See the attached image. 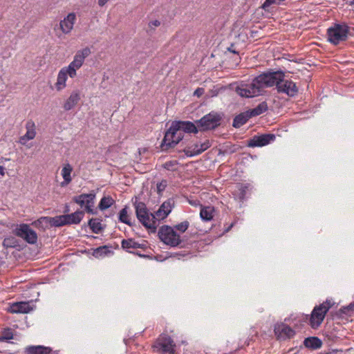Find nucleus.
<instances>
[{"label": "nucleus", "instance_id": "obj_6", "mask_svg": "<svg viewBox=\"0 0 354 354\" xmlns=\"http://www.w3.org/2000/svg\"><path fill=\"white\" fill-rule=\"evenodd\" d=\"M176 345L168 335L162 333L155 341L153 348L161 354H175Z\"/></svg>", "mask_w": 354, "mask_h": 354}, {"label": "nucleus", "instance_id": "obj_44", "mask_svg": "<svg viewBox=\"0 0 354 354\" xmlns=\"http://www.w3.org/2000/svg\"><path fill=\"white\" fill-rule=\"evenodd\" d=\"M167 186V181L165 179L162 180L161 182L157 184V192L160 194L162 192Z\"/></svg>", "mask_w": 354, "mask_h": 354}, {"label": "nucleus", "instance_id": "obj_28", "mask_svg": "<svg viewBox=\"0 0 354 354\" xmlns=\"http://www.w3.org/2000/svg\"><path fill=\"white\" fill-rule=\"evenodd\" d=\"M31 225L35 227L45 231L46 229H50L48 225V216H41L39 218L34 221Z\"/></svg>", "mask_w": 354, "mask_h": 354}, {"label": "nucleus", "instance_id": "obj_3", "mask_svg": "<svg viewBox=\"0 0 354 354\" xmlns=\"http://www.w3.org/2000/svg\"><path fill=\"white\" fill-rule=\"evenodd\" d=\"M334 305L335 302L330 299H326V301L319 306H316L310 315L309 320L310 326L314 329L319 328L323 322L327 312Z\"/></svg>", "mask_w": 354, "mask_h": 354}, {"label": "nucleus", "instance_id": "obj_49", "mask_svg": "<svg viewBox=\"0 0 354 354\" xmlns=\"http://www.w3.org/2000/svg\"><path fill=\"white\" fill-rule=\"evenodd\" d=\"M160 25V21H158V20H153V21H151L149 23V27H152V26H156V27H158Z\"/></svg>", "mask_w": 354, "mask_h": 354}, {"label": "nucleus", "instance_id": "obj_19", "mask_svg": "<svg viewBox=\"0 0 354 354\" xmlns=\"http://www.w3.org/2000/svg\"><path fill=\"white\" fill-rule=\"evenodd\" d=\"M2 244L5 248H10L18 250H22L24 248V245L21 244V241L12 236L5 238Z\"/></svg>", "mask_w": 354, "mask_h": 354}, {"label": "nucleus", "instance_id": "obj_39", "mask_svg": "<svg viewBox=\"0 0 354 354\" xmlns=\"http://www.w3.org/2000/svg\"><path fill=\"white\" fill-rule=\"evenodd\" d=\"M12 339H14V334L12 333V328H3L0 335V342H8Z\"/></svg>", "mask_w": 354, "mask_h": 354}, {"label": "nucleus", "instance_id": "obj_38", "mask_svg": "<svg viewBox=\"0 0 354 354\" xmlns=\"http://www.w3.org/2000/svg\"><path fill=\"white\" fill-rule=\"evenodd\" d=\"M128 206L125 205L118 214V220L120 222L125 223L129 226H133L134 225L129 218H128Z\"/></svg>", "mask_w": 354, "mask_h": 354}, {"label": "nucleus", "instance_id": "obj_23", "mask_svg": "<svg viewBox=\"0 0 354 354\" xmlns=\"http://www.w3.org/2000/svg\"><path fill=\"white\" fill-rule=\"evenodd\" d=\"M53 349L44 346H30L26 348V354H50Z\"/></svg>", "mask_w": 354, "mask_h": 354}, {"label": "nucleus", "instance_id": "obj_2", "mask_svg": "<svg viewBox=\"0 0 354 354\" xmlns=\"http://www.w3.org/2000/svg\"><path fill=\"white\" fill-rule=\"evenodd\" d=\"M158 236L159 239L165 245L170 247L183 248V239L180 234L170 225H162L158 230Z\"/></svg>", "mask_w": 354, "mask_h": 354}, {"label": "nucleus", "instance_id": "obj_48", "mask_svg": "<svg viewBox=\"0 0 354 354\" xmlns=\"http://www.w3.org/2000/svg\"><path fill=\"white\" fill-rule=\"evenodd\" d=\"M205 93V89L203 88H198L195 90L194 95L197 97H201Z\"/></svg>", "mask_w": 354, "mask_h": 354}, {"label": "nucleus", "instance_id": "obj_18", "mask_svg": "<svg viewBox=\"0 0 354 354\" xmlns=\"http://www.w3.org/2000/svg\"><path fill=\"white\" fill-rule=\"evenodd\" d=\"M80 100V93L78 90L73 91L65 102L63 108L65 111H70L75 107Z\"/></svg>", "mask_w": 354, "mask_h": 354}, {"label": "nucleus", "instance_id": "obj_4", "mask_svg": "<svg viewBox=\"0 0 354 354\" xmlns=\"http://www.w3.org/2000/svg\"><path fill=\"white\" fill-rule=\"evenodd\" d=\"M12 234L22 239L25 242L30 245H35L38 240L37 232L32 230L30 225L26 223L17 224L12 230Z\"/></svg>", "mask_w": 354, "mask_h": 354}, {"label": "nucleus", "instance_id": "obj_15", "mask_svg": "<svg viewBox=\"0 0 354 354\" xmlns=\"http://www.w3.org/2000/svg\"><path fill=\"white\" fill-rule=\"evenodd\" d=\"M278 91L286 93L290 96H294L297 93V88L295 84L291 81L282 80L278 84Z\"/></svg>", "mask_w": 354, "mask_h": 354}, {"label": "nucleus", "instance_id": "obj_46", "mask_svg": "<svg viewBox=\"0 0 354 354\" xmlns=\"http://www.w3.org/2000/svg\"><path fill=\"white\" fill-rule=\"evenodd\" d=\"M176 165H178V162L176 160H170L163 164L162 167L167 170H174L172 167Z\"/></svg>", "mask_w": 354, "mask_h": 354}, {"label": "nucleus", "instance_id": "obj_43", "mask_svg": "<svg viewBox=\"0 0 354 354\" xmlns=\"http://www.w3.org/2000/svg\"><path fill=\"white\" fill-rule=\"evenodd\" d=\"M76 68L75 67L68 65L67 68H64V72L66 73V75H68L71 77H74L76 75Z\"/></svg>", "mask_w": 354, "mask_h": 354}, {"label": "nucleus", "instance_id": "obj_54", "mask_svg": "<svg viewBox=\"0 0 354 354\" xmlns=\"http://www.w3.org/2000/svg\"><path fill=\"white\" fill-rule=\"evenodd\" d=\"M133 254H136V255H138L142 258H148L149 257V255H146V254H142V253L139 252H132Z\"/></svg>", "mask_w": 354, "mask_h": 354}, {"label": "nucleus", "instance_id": "obj_26", "mask_svg": "<svg viewBox=\"0 0 354 354\" xmlns=\"http://www.w3.org/2000/svg\"><path fill=\"white\" fill-rule=\"evenodd\" d=\"M215 211L212 206L201 207L200 216L203 221H209L213 218V212Z\"/></svg>", "mask_w": 354, "mask_h": 354}, {"label": "nucleus", "instance_id": "obj_1", "mask_svg": "<svg viewBox=\"0 0 354 354\" xmlns=\"http://www.w3.org/2000/svg\"><path fill=\"white\" fill-rule=\"evenodd\" d=\"M223 116V113L212 111L196 120V124H198L201 132L215 130L221 126Z\"/></svg>", "mask_w": 354, "mask_h": 354}, {"label": "nucleus", "instance_id": "obj_17", "mask_svg": "<svg viewBox=\"0 0 354 354\" xmlns=\"http://www.w3.org/2000/svg\"><path fill=\"white\" fill-rule=\"evenodd\" d=\"M76 16L74 13H69L59 23L60 28L64 33H68L73 29Z\"/></svg>", "mask_w": 354, "mask_h": 354}, {"label": "nucleus", "instance_id": "obj_22", "mask_svg": "<svg viewBox=\"0 0 354 354\" xmlns=\"http://www.w3.org/2000/svg\"><path fill=\"white\" fill-rule=\"evenodd\" d=\"M102 218H91L88 220L87 225L90 227L91 231L95 234H99L103 231L106 225L101 223Z\"/></svg>", "mask_w": 354, "mask_h": 354}, {"label": "nucleus", "instance_id": "obj_45", "mask_svg": "<svg viewBox=\"0 0 354 354\" xmlns=\"http://www.w3.org/2000/svg\"><path fill=\"white\" fill-rule=\"evenodd\" d=\"M77 54L80 55V57L84 60L91 54V50L88 47H86L82 50L77 51Z\"/></svg>", "mask_w": 354, "mask_h": 354}, {"label": "nucleus", "instance_id": "obj_8", "mask_svg": "<svg viewBox=\"0 0 354 354\" xmlns=\"http://www.w3.org/2000/svg\"><path fill=\"white\" fill-rule=\"evenodd\" d=\"M134 207L136 209V215L140 223L146 229H152L154 231V225H150L149 221L152 213L149 212L146 206V204L143 202H136L134 203Z\"/></svg>", "mask_w": 354, "mask_h": 354}, {"label": "nucleus", "instance_id": "obj_50", "mask_svg": "<svg viewBox=\"0 0 354 354\" xmlns=\"http://www.w3.org/2000/svg\"><path fill=\"white\" fill-rule=\"evenodd\" d=\"M234 44H231L230 46L227 48V50L229 52H231L234 54H239V53L234 48Z\"/></svg>", "mask_w": 354, "mask_h": 354}, {"label": "nucleus", "instance_id": "obj_53", "mask_svg": "<svg viewBox=\"0 0 354 354\" xmlns=\"http://www.w3.org/2000/svg\"><path fill=\"white\" fill-rule=\"evenodd\" d=\"M257 28V26H254V28L251 30V33H252V36L253 37H257L258 36V31L256 30V28Z\"/></svg>", "mask_w": 354, "mask_h": 354}, {"label": "nucleus", "instance_id": "obj_5", "mask_svg": "<svg viewBox=\"0 0 354 354\" xmlns=\"http://www.w3.org/2000/svg\"><path fill=\"white\" fill-rule=\"evenodd\" d=\"M199 131V127L196 124V121L193 122L187 120H174L171 122V126L167 129V134L172 133L174 136L178 131L196 134Z\"/></svg>", "mask_w": 354, "mask_h": 354}, {"label": "nucleus", "instance_id": "obj_29", "mask_svg": "<svg viewBox=\"0 0 354 354\" xmlns=\"http://www.w3.org/2000/svg\"><path fill=\"white\" fill-rule=\"evenodd\" d=\"M73 171V167L69 163L66 164L62 170V176L64 178V183H62V185L64 186L65 185L69 184L72 178L71 176V174Z\"/></svg>", "mask_w": 354, "mask_h": 354}, {"label": "nucleus", "instance_id": "obj_12", "mask_svg": "<svg viewBox=\"0 0 354 354\" xmlns=\"http://www.w3.org/2000/svg\"><path fill=\"white\" fill-rule=\"evenodd\" d=\"M84 214V211L78 209L71 214H62L64 226L80 223Z\"/></svg>", "mask_w": 354, "mask_h": 354}, {"label": "nucleus", "instance_id": "obj_60", "mask_svg": "<svg viewBox=\"0 0 354 354\" xmlns=\"http://www.w3.org/2000/svg\"><path fill=\"white\" fill-rule=\"evenodd\" d=\"M138 248H140V249H142V250H145L147 248V245H146L145 244H144V243H142V244H141V243H139V247H138Z\"/></svg>", "mask_w": 354, "mask_h": 354}, {"label": "nucleus", "instance_id": "obj_30", "mask_svg": "<svg viewBox=\"0 0 354 354\" xmlns=\"http://www.w3.org/2000/svg\"><path fill=\"white\" fill-rule=\"evenodd\" d=\"M115 203V201L111 196H103L97 206V208L104 211L111 207Z\"/></svg>", "mask_w": 354, "mask_h": 354}, {"label": "nucleus", "instance_id": "obj_10", "mask_svg": "<svg viewBox=\"0 0 354 354\" xmlns=\"http://www.w3.org/2000/svg\"><path fill=\"white\" fill-rule=\"evenodd\" d=\"M347 32L348 30L346 26L336 24L328 30V39L330 43L337 44L346 39Z\"/></svg>", "mask_w": 354, "mask_h": 354}, {"label": "nucleus", "instance_id": "obj_52", "mask_svg": "<svg viewBox=\"0 0 354 354\" xmlns=\"http://www.w3.org/2000/svg\"><path fill=\"white\" fill-rule=\"evenodd\" d=\"M254 14L259 17V16H263V11L260 8H257Z\"/></svg>", "mask_w": 354, "mask_h": 354}, {"label": "nucleus", "instance_id": "obj_31", "mask_svg": "<svg viewBox=\"0 0 354 354\" xmlns=\"http://www.w3.org/2000/svg\"><path fill=\"white\" fill-rule=\"evenodd\" d=\"M306 347L313 349H317L322 346V341L317 337H308L304 340Z\"/></svg>", "mask_w": 354, "mask_h": 354}, {"label": "nucleus", "instance_id": "obj_35", "mask_svg": "<svg viewBox=\"0 0 354 354\" xmlns=\"http://www.w3.org/2000/svg\"><path fill=\"white\" fill-rule=\"evenodd\" d=\"M66 80V73L64 72V68H63L58 73L57 80L55 84L57 91H60L65 87Z\"/></svg>", "mask_w": 354, "mask_h": 354}, {"label": "nucleus", "instance_id": "obj_57", "mask_svg": "<svg viewBox=\"0 0 354 354\" xmlns=\"http://www.w3.org/2000/svg\"><path fill=\"white\" fill-rule=\"evenodd\" d=\"M198 146H199V145L198 143H196L194 145L190 146V147H187L186 148L189 150L192 147H194V150H196L197 149H199Z\"/></svg>", "mask_w": 354, "mask_h": 354}, {"label": "nucleus", "instance_id": "obj_13", "mask_svg": "<svg viewBox=\"0 0 354 354\" xmlns=\"http://www.w3.org/2000/svg\"><path fill=\"white\" fill-rule=\"evenodd\" d=\"M274 333L278 339H286L292 337L295 333L288 326L284 324H277L274 327Z\"/></svg>", "mask_w": 354, "mask_h": 354}, {"label": "nucleus", "instance_id": "obj_59", "mask_svg": "<svg viewBox=\"0 0 354 354\" xmlns=\"http://www.w3.org/2000/svg\"><path fill=\"white\" fill-rule=\"evenodd\" d=\"M233 225H234V223H232V224H231L228 227H227V228L224 230V232H223V234H225V233L228 232L232 229V227H233Z\"/></svg>", "mask_w": 354, "mask_h": 354}, {"label": "nucleus", "instance_id": "obj_51", "mask_svg": "<svg viewBox=\"0 0 354 354\" xmlns=\"http://www.w3.org/2000/svg\"><path fill=\"white\" fill-rule=\"evenodd\" d=\"M275 138V136L274 134H267V144H268L270 141L274 140Z\"/></svg>", "mask_w": 354, "mask_h": 354}, {"label": "nucleus", "instance_id": "obj_11", "mask_svg": "<svg viewBox=\"0 0 354 354\" xmlns=\"http://www.w3.org/2000/svg\"><path fill=\"white\" fill-rule=\"evenodd\" d=\"M248 84L254 97L263 95L266 92V72H263L255 77L252 82Z\"/></svg>", "mask_w": 354, "mask_h": 354}, {"label": "nucleus", "instance_id": "obj_27", "mask_svg": "<svg viewBox=\"0 0 354 354\" xmlns=\"http://www.w3.org/2000/svg\"><path fill=\"white\" fill-rule=\"evenodd\" d=\"M248 120L249 118H248L245 111L242 112L234 117L232 122V127L236 129L240 128L241 126L245 124Z\"/></svg>", "mask_w": 354, "mask_h": 354}, {"label": "nucleus", "instance_id": "obj_55", "mask_svg": "<svg viewBox=\"0 0 354 354\" xmlns=\"http://www.w3.org/2000/svg\"><path fill=\"white\" fill-rule=\"evenodd\" d=\"M69 212H70L69 205L68 204H66L65 207L64 208V210H63V213H64V214H68Z\"/></svg>", "mask_w": 354, "mask_h": 354}, {"label": "nucleus", "instance_id": "obj_32", "mask_svg": "<svg viewBox=\"0 0 354 354\" xmlns=\"http://www.w3.org/2000/svg\"><path fill=\"white\" fill-rule=\"evenodd\" d=\"M263 111H266V102H262L256 108L249 109L246 111L245 113L248 118L250 119L252 117L261 114Z\"/></svg>", "mask_w": 354, "mask_h": 354}, {"label": "nucleus", "instance_id": "obj_42", "mask_svg": "<svg viewBox=\"0 0 354 354\" xmlns=\"http://www.w3.org/2000/svg\"><path fill=\"white\" fill-rule=\"evenodd\" d=\"M84 61V60L80 57V55L76 53L73 61L71 62L70 65L79 69L82 66Z\"/></svg>", "mask_w": 354, "mask_h": 354}, {"label": "nucleus", "instance_id": "obj_61", "mask_svg": "<svg viewBox=\"0 0 354 354\" xmlns=\"http://www.w3.org/2000/svg\"><path fill=\"white\" fill-rule=\"evenodd\" d=\"M4 167L3 166H0V175L4 176Z\"/></svg>", "mask_w": 354, "mask_h": 354}, {"label": "nucleus", "instance_id": "obj_56", "mask_svg": "<svg viewBox=\"0 0 354 354\" xmlns=\"http://www.w3.org/2000/svg\"><path fill=\"white\" fill-rule=\"evenodd\" d=\"M109 0H98V4L100 6H104Z\"/></svg>", "mask_w": 354, "mask_h": 354}, {"label": "nucleus", "instance_id": "obj_63", "mask_svg": "<svg viewBox=\"0 0 354 354\" xmlns=\"http://www.w3.org/2000/svg\"><path fill=\"white\" fill-rule=\"evenodd\" d=\"M348 308L349 310H354V303H353V304H350V305L348 306Z\"/></svg>", "mask_w": 354, "mask_h": 354}, {"label": "nucleus", "instance_id": "obj_62", "mask_svg": "<svg viewBox=\"0 0 354 354\" xmlns=\"http://www.w3.org/2000/svg\"><path fill=\"white\" fill-rule=\"evenodd\" d=\"M261 9H262V10H266V1L264 3H263L261 6V7H259Z\"/></svg>", "mask_w": 354, "mask_h": 354}, {"label": "nucleus", "instance_id": "obj_25", "mask_svg": "<svg viewBox=\"0 0 354 354\" xmlns=\"http://www.w3.org/2000/svg\"><path fill=\"white\" fill-rule=\"evenodd\" d=\"M34 127L35 123L32 121H29L26 123L27 132L20 138V142L21 144H25L26 141L32 140L35 138L36 133L33 129Z\"/></svg>", "mask_w": 354, "mask_h": 354}, {"label": "nucleus", "instance_id": "obj_40", "mask_svg": "<svg viewBox=\"0 0 354 354\" xmlns=\"http://www.w3.org/2000/svg\"><path fill=\"white\" fill-rule=\"evenodd\" d=\"M156 216H157L155 214V212L152 213V215L150 218L149 225L151 226L154 225L155 228L154 231L152 229H147L149 233L154 234L156 232L157 227L159 225V219Z\"/></svg>", "mask_w": 354, "mask_h": 354}, {"label": "nucleus", "instance_id": "obj_36", "mask_svg": "<svg viewBox=\"0 0 354 354\" xmlns=\"http://www.w3.org/2000/svg\"><path fill=\"white\" fill-rule=\"evenodd\" d=\"M121 247L127 252H131L129 249H136L139 247V243L134 241L133 239H122L121 242Z\"/></svg>", "mask_w": 354, "mask_h": 354}, {"label": "nucleus", "instance_id": "obj_37", "mask_svg": "<svg viewBox=\"0 0 354 354\" xmlns=\"http://www.w3.org/2000/svg\"><path fill=\"white\" fill-rule=\"evenodd\" d=\"M48 225L50 228L64 226L63 215L55 216L54 217L48 216Z\"/></svg>", "mask_w": 354, "mask_h": 354}, {"label": "nucleus", "instance_id": "obj_58", "mask_svg": "<svg viewBox=\"0 0 354 354\" xmlns=\"http://www.w3.org/2000/svg\"><path fill=\"white\" fill-rule=\"evenodd\" d=\"M185 255H186V254H185V253H181V252H180V253H177V252H176V253L172 254L171 255V257H177V256H182V257H184V256H185Z\"/></svg>", "mask_w": 354, "mask_h": 354}, {"label": "nucleus", "instance_id": "obj_9", "mask_svg": "<svg viewBox=\"0 0 354 354\" xmlns=\"http://www.w3.org/2000/svg\"><path fill=\"white\" fill-rule=\"evenodd\" d=\"M184 138L183 132L178 131L174 136L172 133L167 134V130L165 133V136L160 143V149L162 151H167L169 149L174 148Z\"/></svg>", "mask_w": 354, "mask_h": 354}, {"label": "nucleus", "instance_id": "obj_47", "mask_svg": "<svg viewBox=\"0 0 354 354\" xmlns=\"http://www.w3.org/2000/svg\"><path fill=\"white\" fill-rule=\"evenodd\" d=\"M248 188V187L246 185H241V188L239 189V197L241 201L245 198Z\"/></svg>", "mask_w": 354, "mask_h": 354}, {"label": "nucleus", "instance_id": "obj_24", "mask_svg": "<svg viewBox=\"0 0 354 354\" xmlns=\"http://www.w3.org/2000/svg\"><path fill=\"white\" fill-rule=\"evenodd\" d=\"M247 146L249 147H259L266 146V133L254 136L248 140Z\"/></svg>", "mask_w": 354, "mask_h": 354}, {"label": "nucleus", "instance_id": "obj_14", "mask_svg": "<svg viewBox=\"0 0 354 354\" xmlns=\"http://www.w3.org/2000/svg\"><path fill=\"white\" fill-rule=\"evenodd\" d=\"M32 310L29 302L19 301L13 303L8 309L10 313H28Z\"/></svg>", "mask_w": 354, "mask_h": 354}, {"label": "nucleus", "instance_id": "obj_41", "mask_svg": "<svg viewBox=\"0 0 354 354\" xmlns=\"http://www.w3.org/2000/svg\"><path fill=\"white\" fill-rule=\"evenodd\" d=\"M189 226V221H185L183 222H181L180 223L174 225L172 227H174V230L176 231H178L180 233H184L188 229Z\"/></svg>", "mask_w": 354, "mask_h": 354}, {"label": "nucleus", "instance_id": "obj_20", "mask_svg": "<svg viewBox=\"0 0 354 354\" xmlns=\"http://www.w3.org/2000/svg\"><path fill=\"white\" fill-rule=\"evenodd\" d=\"M283 75L281 72H267V86L276 85L278 89V84L283 80Z\"/></svg>", "mask_w": 354, "mask_h": 354}, {"label": "nucleus", "instance_id": "obj_34", "mask_svg": "<svg viewBox=\"0 0 354 354\" xmlns=\"http://www.w3.org/2000/svg\"><path fill=\"white\" fill-rule=\"evenodd\" d=\"M249 84L237 86L236 88V92L238 95L241 97H254L253 93L251 92Z\"/></svg>", "mask_w": 354, "mask_h": 354}, {"label": "nucleus", "instance_id": "obj_7", "mask_svg": "<svg viewBox=\"0 0 354 354\" xmlns=\"http://www.w3.org/2000/svg\"><path fill=\"white\" fill-rule=\"evenodd\" d=\"M96 197L95 190H91L88 194H82L73 198V201L78 204L81 207L84 206V213L96 215L97 209H93L94 201Z\"/></svg>", "mask_w": 354, "mask_h": 354}, {"label": "nucleus", "instance_id": "obj_64", "mask_svg": "<svg viewBox=\"0 0 354 354\" xmlns=\"http://www.w3.org/2000/svg\"><path fill=\"white\" fill-rule=\"evenodd\" d=\"M351 4H354V0L353 1H351Z\"/></svg>", "mask_w": 354, "mask_h": 354}, {"label": "nucleus", "instance_id": "obj_21", "mask_svg": "<svg viewBox=\"0 0 354 354\" xmlns=\"http://www.w3.org/2000/svg\"><path fill=\"white\" fill-rule=\"evenodd\" d=\"M211 147V144L208 140L205 142L200 145V148L196 150L190 151L187 148H184L178 151V152H184L186 156L187 157H193L194 156L199 155L202 153L203 151L207 150Z\"/></svg>", "mask_w": 354, "mask_h": 354}, {"label": "nucleus", "instance_id": "obj_16", "mask_svg": "<svg viewBox=\"0 0 354 354\" xmlns=\"http://www.w3.org/2000/svg\"><path fill=\"white\" fill-rule=\"evenodd\" d=\"M174 201L171 199H168L160 206L159 209L155 212V214L158 217L161 216V219L164 220L170 214L174 206Z\"/></svg>", "mask_w": 354, "mask_h": 354}, {"label": "nucleus", "instance_id": "obj_33", "mask_svg": "<svg viewBox=\"0 0 354 354\" xmlns=\"http://www.w3.org/2000/svg\"><path fill=\"white\" fill-rule=\"evenodd\" d=\"M109 248V247L106 245L100 246L93 250L92 254L95 257L98 258L100 257L108 256L109 254H113V252L112 250H110Z\"/></svg>", "mask_w": 354, "mask_h": 354}]
</instances>
